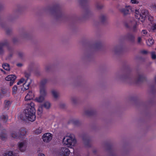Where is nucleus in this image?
<instances>
[{"label":"nucleus","instance_id":"nucleus-25","mask_svg":"<svg viewBox=\"0 0 156 156\" xmlns=\"http://www.w3.org/2000/svg\"><path fill=\"white\" fill-rule=\"evenodd\" d=\"M128 39L132 41H134L135 37L132 34H128Z\"/></svg>","mask_w":156,"mask_h":156},{"label":"nucleus","instance_id":"nucleus-55","mask_svg":"<svg viewBox=\"0 0 156 156\" xmlns=\"http://www.w3.org/2000/svg\"><path fill=\"white\" fill-rule=\"evenodd\" d=\"M154 79L155 82L156 83V76H155Z\"/></svg>","mask_w":156,"mask_h":156},{"label":"nucleus","instance_id":"nucleus-11","mask_svg":"<svg viewBox=\"0 0 156 156\" xmlns=\"http://www.w3.org/2000/svg\"><path fill=\"white\" fill-rule=\"evenodd\" d=\"M9 43L7 41L0 42V55L2 54L3 53V48L4 46H8Z\"/></svg>","mask_w":156,"mask_h":156},{"label":"nucleus","instance_id":"nucleus-50","mask_svg":"<svg viewBox=\"0 0 156 156\" xmlns=\"http://www.w3.org/2000/svg\"><path fill=\"white\" fill-rule=\"evenodd\" d=\"M72 101L74 103H76V99H74V98H73L72 99Z\"/></svg>","mask_w":156,"mask_h":156},{"label":"nucleus","instance_id":"nucleus-26","mask_svg":"<svg viewBox=\"0 0 156 156\" xmlns=\"http://www.w3.org/2000/svg\"><path fill=\"white\" fill-rule=\"evenodd\" d=\"M3 68L4 69L7 71H9L10 67L9 65L7 63H5L2 65Z\"/></svg>","mask_w":156,"mask_h":156},{"label":"nucleus","instance_id":"nucleus-10","mask_svg":"<svg viewBox=\"0 0 156 156\" xmlns=\"http://www.w3.org/2000/svg\"><path fill=\"white\" fill-rule=\"evenodd\" d=\"M34 95V93L31 91L29 92L27 94L25 98V100L26 101H28L33 99Z\"/></svg>","mask_w":156,"mask_h":156},{"label":"nucleus","instance_id":"nucleus-4","mask_svg":"<svg viewBox=\"0 0 156 156\" xmlns=\"http://www.w3.org/2000/svg\"><path fill=\"white\" fill-rule=\"evenodd\" d=\"M62 142L64 144L67 145L68 147H69L74 146L76 143V140L71 137L66 136L64 137Z\"/></svg>","mask_w":156,"mask_h":156},{"label":"nucleus","instance_id":"nucleus-24","mask_svg":"<svg viewBox=\"0 0 156 156\" xmlns=\"http://www.w3.org/2000/svg\"><path fill=\"white\" fill-rule=\"evenodd\" d=\"M24 144V143L23 142H21L19 144L18 147H19V150L21 152H23L25 151V149H22Z\"/></svg>","mask_w":156,"mask_h":156},{"label":"nucleus","instance_id":"nucleus-8","mask_svg":"<svg viewBox=\"0 0 156 156\" xmlns=\"http://www.w3.org/2000/svg\"><path fill=\"white\" fill-rule=\"evenodd\" d=\"M69 153L70 151L69 149L64 147L61 148L60 154L61 156H68L69 155Z\"/></svg>","mask_w":156,"mask_h":156},{"label":"nucleus","instance_id":"nucleus-41","mask_svg":"<svg viewBox=\"0 0 156 156\" xmlns=\"http://www.w3.org/2000/svg\"><path fill=\"white\" fill-rule=\"evenodd\" d=\"M141 53L143 54H146L148 53V51L146 50H143L141 51Z\"/></svg>","mask_w":156,"mask_h":156},{"label":"nucleus","instance_id":"nucleus-20","mask_svg":"<svg viewBox=\"0 0 156 156\" xmlns=\"http://www.w3.org/2000/svg\"><path fill=\"white\" fill-rule=\"evenodd\" d=\"M8 118V117L7 115H3L0 117L1 120H2L4 123H6L7 122Z\"/></svg>","mask_w":156,"mask_h":156},{"label":"nucleus","instance_id":"nucleus-33","mask_svg":"<svg viewBox=\"0 0 156 156\" xmlns=\"http://www.w3.org/2000/svg\"><path fill=\"white\" fill-rule=\"evenodd\" d=\"M151 58L153 59H156V54L155 52L153 51L151 52Z\"/></svg>","mask_w":156,"mask_h":156},{"label":"nucleus","instance_id":"nucleus-54","mask_svg":"<svg viewBox=\"0 0 156 156\" xmlns=\"http://www.w3.org/2000/svg\"><path fill=\"white\" fill-rule=\"evenodd\" d=\"M126 27L128 28L129 27V25L128 24H126Z\"/></svg>","mask_w":156,"mask_h":156},{"label":"nucleus","instance_id":"nucleus-35","mask_svg":"<svg viewBox=\"0 0 156 156\" xmlns=\"http://www.w3.org/2000/svg\"><path fill=\"white\" fill-rule=\"evenodd\" d=\"M0 136L1 139L2 140H4L6 138V134H1Z\"/></svg>","mask_w":156,"mask_h":156},{"label":"nucleus","instance_id":"nucleus-12","mask_svg":"<svg viewBox=\"0 0 156 156\" xmlns=\"http://www.w3.org/2000/svg\"><path fill=\"white\" fill-rule=\"evenodd\" d=\"M138 76L136 80V83L142 82L146 80V78L143 74H138Z\"/></svg>","mask_w":156,"mask_h":156},{"label":"nucleus","instance_id":"nucleus-21","mask_svg":"<svg viewBox=\"0 0 156 156\" xmlns=\"http://www.w3.org/2000/svg\"><path fill=\"white\" fill-rule=\"evenodd\" d=\"M47 82V80L46 79L42 80L41 82L40 87H45V86Z\"/></svg>","mask_w":156,"mask_h":156},{"label":"nucleus","instance_id":"nucleus-6","mask_svg":"<svg viewBox=\"0 0 156 156\" xmlns=\"http://www.w3.org/2000/svg\"><path fill=\"white\" fill-rule=\"evenodd\" d=\"M16 78V77L15 75H8L6 77L5 79L6 81H10L9 85L10 86H11L13 85Z\"/></svg>","mask_w":156,"mask_h":156},{"label":"nucleus","instance_id":"nucleus-44","mask_svg":"<svg viewBox=\"0 0 156 156\" xmlns=\"http://www.w3.org/2000/svg\"><path fill=\"white\" fill-rule=\"evenodd\" d=\"M142 32L143 34H147V32L146 30H143Z\"/></svg>","mask_w":156,"mask_h":156},{"label":"nucleus","instance_id":"nucleus-28","mask_svg":"<svg viewBox=\"0 0 156 156\" xmlns=\"http://www.w3.org/2000/svg\"><path fill=\"white\" fill-rule=\"evenodd\" d=\"M138 26V24L136 22L135 24L133 26V28H132V31L133 32H136L137 31V27Z\"/></svg>","mask_w":156,"mask_h":156},{"label":"nucleus","instance_id":"nucleus-27","mask_svg":"<svg viewBox=\"0 0 156 156\" xmlns=\"http://www.w3.org/2000/svg\"><path fill=\"white\" fill-rule=\"evenodd\" d=\"M44 96L41 95V96L37 99V101L39 102H42L44 99Z\"/></svg>","mask_w":156,"mask_h":156},{"label":"nucleus","instance_id":"nucleus-39","mask_svg":"<svg viewBox=\"0 0 156 156\" xmlns=\"http://www.w3.org/2000/svg\"><path fill=\"white\" fill-rule=\"evenodd\" d=\"M131 2L132 4H138L139 2L136 0H131Z\"/></svg>","mask_w":156,"mask_h":156},{"label":"nucleus","instance_id":"nucleus-32","mask_svg":"<svg viewBox=\"0 0 156 156\" xmlns=\"http://www.w3.org/2000/svg\"><path fill=\"white\" fill-rule=\"evenodd\" d=\"M52 94L55 98H57L58 97V94L56 92L55 90H52L51 91Z\"/></svg>","mask_w":156,"mask_h":156},{"label":"nucleus","instance_id":"nucleus-53","mask_svg":"<svg viewBox=\"0 0 156 156\" xmlns=\"http://www.w3.org/2000/svg\"><path fill=\"white\" fill-rule=\"evenodd\" d=\"M10 30H7L6 31V33L7 34H8L10 33Z\"/></svg>","mask_w":156,"mask_h":156},{"label":"nucleus","instance_id":"nucleus-5","mask_svg":"<svg viewBox=\"0 0 156 156\" xmlns=\"http://www.w3.org/2000/svg\"><path fill=\"white\" fill-rule=\"evenodd\" d=\"M82 139L86 147H90L91 146V140L90 137L87 136H84Z\"/></svg>","mask_w":156,"mask_h":156},{"label":"nucleus","instance_id":"nucleus-23","mask_svg":"<svg viewBox=\"0 0 156 156\" xmlns=\"http://www.w3.org/2000/svg\"><path fill=\"white\" fill-rule=\"evenodd\" d=\"M43 129L42 127H39L38 128L36 129L34 131V133L38 134L42 133Z\"/></svg>","mask_w":156,"mask_h":156},{"label":"nucleus","instance_id":"nucleus-16","mask_svg":"<svg viewBox=\"0 0 156 156\" xmlns=\"http://www.w3.org/2000/svg\"><path fill=\"white\" fill-rule=\"evenodd\" d=\"M7 92V90L5 89L2 88L0 90V99Z\"/></svg>","mask_w":156,"mask_h":156},{"label":"nucleus","instance_id":"nucleus-48","mask_svg":"<svg viewBox=\"0 0 156 156\" xmlns=\"http://www.w3.org/2000/svg\"><path fill=\"white\" fill-rule=\"evenodd\" d=\"M18 55H19V56L21 58L23 56V53H22L20 52V53H19Z\"/></svg>","mask_w":156,"mask_h":156},{"label":"nucleus","instance_id":"nucleus-13","mask_svg":"<svg viewBox=\"0 0 156 156\" xmlns=\"http://www.w3.org/2000/svg\"><path fill=\"white\" fill-rule=\"evenodd\" d=\"M53 10L56 12L61 13V8L59 5H54L53 8Z\"/></svg>","mask_w":156,"mask_h":156},{"label":"nucleus","instance_id":"nucleus-38","mask_svg":"<svg viewBox=\"0 0 156 156\" xmlns=\"http://www.w3.org/2000/svg\"><path fill=\"white\" fill-rule=\"evenodd\" d=\"M73 123L74 125L77 126L80 124V122L78 120H75L73 121Z\"/></svg>","mask_w":156,"mask_h":156},{"label":"nucleus","instance_id":"nucleus-29","mask_svg":"<svg viewBox=\"0 0 156 156\" xmlns=\"http://www.w3.org/2000/svg\"><path fill=\"white\" fill-rule=\"evenodd\" d=\"M17 86L15 85L12 88V94H16L17 91Z\"/></svg>","mask_w":156,"mask_h":156},{"label":"nucleus","instance_id":"nucleus-7","mask_svg":"<svg viewBox=\"0 0 156 156\" xmlns=\"http://www.w3.org/2000/svg\"><path fill=\"white\" fill-rule=\"evenodd\" d=\"M52 135L49 133H45L43 136L42 139L44 142H48L52 139Z\"/></svg>","mask_w":156,"mask_h":156},{"label":"nucleus","instance_id":"nucleus-40","mask_svg":"<svg viewBox=\"0 0 156 156\" xmlns=\"http://www.w3.org/2000/svg\"><path fill=\"white\" fill-rule=\"evenodd\" d=\"M148 20H150L151 22L153 21L154 18L152 16H148Z\"/></svg>","mask_w":156,"mask_h":156},{"label":"nucleus","instance_id":"nucleus-47","mask_svg":"<svg viewBox=\"0 0 156 156\" xmlns=\"http://www.w3.org/2000/svg\"><path fill=\"white\" fill-rule=\"evenodd\" d=\"M141 38L140 37H139L138 38V43H140L141 41Z\"/></svg>","mask_w":156,"mask_h":156},{"label":"nucleus","instance_id":"nucleus-3","mask_svg":"<svg viewBox=\"0 0 156 156\" xmlns=\"http://www.w3.org/2000/svg\"><path fill=\"white\" fill-rule=\"evenodd\" d=\"M26 133V129L24 128H21L19 130V133H17L14 132L11 133V136L14 138H19L21 140L24 138Z\"/></svg>","mask_w":156,"mask_h":156},{"label":"nucleus","instance_id":"nucleus-37","mask_svg":"<svg viewBox=\"0 0 156 156\" xmlns=\"http://www.w3.org/2000/svg\"><path fill=\"white\" fill-rule=\"evenodd\" d=\"M25 80L24 78H21L17 83V85H20L23 83L24 81Z\"/></svg>","mask_w":156,"mask_h":156},{"label":"nucleus","instance_id":"nucleus-49","mask_svg":"<svg viewBox=\"0 0 156 156\" xmlns=\"http://www.w3.org/2000/svg\"><path fill=\"white\" fill-rule=\"evenodd\" d=\"M38 156H45V155L43 154L40 153L38 154Z\"/></svg>","mask_w":156,"mask_h":156},{"label":"nucleus","instance_id":"nucleus-42","mask_svg":"<svg viewBox=\"0 0 156 156\" xmlns=\"http://www.w3.org/2000/svg\"><path fill=\"white\" fill-rule=\"evenodd\" d=\"M151 29L153 30L156 29V24H154L151 26Z\"/></svg>","mask_w":156,"mask_h":156},{"label":"nucleus","instance_id":"nucleus-17","mask_svg":"<svg viewBox=\"0 0 156 156\" xmlns=\"http://www.w3.org/2000/svg\"><path fill=\"white\" fill-rule=\"evenodd\" d=\"M40 93L41 95L45 96L46 94V92L45 91V87H40Z\"/></svg>","mask_w":156,"mask_h":156},{"label":"nucleus","instance_id":"nucleus-52","mask_svg":"<svg viewBox=\"0 0 156 156\" xmlns=\"http://www.w3.org/2000/svg\"><path fill=\"white\" fill-rule=\"evenodd\" d=\"M152 7L156 9V5L154 4L152 5Z\"/></svg>","mask_w":156,"mask_h":156},{"label":"nucleus","instance_id":"nucleus-56","mask_svg":"<svg viewBox=\"0 0 156 156\" xmlns=\"http://www.w3.org/2000/svg\"><path fill=\"white\" fill-rule=\"evenodd\" d=\"M96 152V151L95 150H94L93 151V152L94 153H95Z\"/></svg>","mask_w":156,"mask_h":156},{"label":"nucleus","instance_id":"nucleus-14","mask_svg":"<svg viewBox=\"0 0 156 156\" xmlns=\"http://www.w3.org/2000/svg\"><path fill=\"white\" fill-rule=\"evenodd\" d=\"M11 103L9 101L5 100L4 101L5 108L7 110H8L10 106Z\"/></svg>","mask_w":156,"mask_h":156},{"label":"nucleus","instance_id":"nucleus-36","mask_svg":"<svg viewBox=\"0 0 156 156\" xmlns=\"http://www.w3.org/2000/svg\"><path fill=\"white\" fill-rule=\"evenodd\" d=\"M25 80L24 78H21L17 83V85H20L23 83L24 81Z\"/></svg>","mask_w":156,"mask_h":156},{"label":"nucleus","instance_id":"nucleus-1","mask_svg":"<svg viewBox=\"0 0 156 156\" xmlns=\"http://www.w3.org/2000/svg\"><path fill=\"white\" fill-rule=\"evenodd\" d=\"M25 114L26 118L29 121L33 122L36 118L35 109L34 103L32 102L27 104V106L25 110Z\"/></svg>","mask_w":156,"mask_h":156},{"label":"nucleus","instance_id":"nucleus-31","mask_svg":"<svg viewBox=\"0 0 156 156\" xmlns=\"http://www.w3.org/2000/svg\"><path fill=\"white\" fill-rule=\"evenodd\" d=\"M42 112V107H39L37 110V114L39 116H40L41 115V113Z\"/></svg>","mask_w":156,"mask_h":156},{"label":"nucleus","instance_id":"nucleus-46","mask_svg":"<svg viewBox=\"0 0 156 156\" xmlns=\"http://www.w3.org/2000/svg\"><path fill=\"white\" fill-rule=\"evenodd\" d=\"M97 8L98 9H101L102 8V6L101 5H98L97 6Z\"/></svg>","mask_w":156,"mask_h":156},{"label":"nucleus","instance_id":"nucleus-30","mask_svg":"<svg viewBox=\"0 0 156 156\" xmlns=\"http://www.w3.org/2000/svg\"><path fill=\"white\" fill-rule=\"evenodd\" d=\"M43 106L45 108L48 109L50 107V104L49 102H47L44 104Z\"/></svg>","mask_w":156,"mask_h":156},{"label":"nucleus","instance_id":"nucleus-22","mask_svg":"<svg viewBox=\"0 0 156 156\" xmlns=\"http://www.w3.org/2000/svg\"><path fill=\"white\" fill-rule=\"evenodd\" d=\"M147 44L148 46H151L154 43V40L151 39H149L147 41H146Z\"/></svg>","mask_w":156,"mask_h":156},{"label":"nucleus","instance_id":"nucleus-34","mask_svg":"<svg viewBox=\"0 0 156 156\" xmlns=\"http://www.w3.org/2000/svg\"><path fill=\"white\" fill-rule=\"evenodd\" d=\"M106 16L104 15H101L100 17V19L102 22H104L106 20Z\"/></svg>","mask_w":156,"mask_h":156},{"label":"nucleus","instance_id":"nucleus-43","mask_svg":"<svg viewBox=\"0 0 156 156\" xmlns=\"http://www.w3.org/2000/svg\"><path fill=\"white\" fill-rule=\"evenodd\" d=\"M101 42H99L96 44V46L97 48H99L101 46Z\"/></svg>","mask_w":156,"mask_h":156},{"label":"nucleus","instance_id":"nucleus-2","mask_svg":"<svg viewBox=\"0 0 156 156\" xmlns=\"http://www.w3.org/2000/svg\"><path fill=\"white\" fill-rule=\"evenodd\" d=\"M148 12L146 10H143L140 13L136 9L135 10V16L136 18L140 20L141 22H143L148 14Z\"/></svg>","mask_w":156,"mask_h":156},{"label":"nucleus","instance_id":"nucleus-51","mask_svg":"<svg viewBox=\"0 0 156 156\" xmlns=\"http://www.w3.org/2000/svg\"><path fill=\"white\" fill-rule=\"evenodd\" d=\"M17 66L19 67H21L22 66V64L21 63H18L17 64Z\"/></svg>","mask_w":156,"mask_h":156},{"label":"nucleus","instance_id":"nucleus-9","mask_svg":"<svg viewBox=\"0 0 156 156\" xmlns=\"http://www.w3.org/2000/svg\"><path fill=\"white\" fill-rule=\"evenodd\" d=\"M131 11V7L129 6H126L125 8L120 9L121 12L124 15L129 14Z\"/></svg>","mask_w":156,"mask_h":156},{"label":"nucleus","instance_id":"nucleus-15","mask_svg":"<svg viewBox=\"0 0 156 156\" xmlns=\"http://www.w3.org/2000/svg\"><path fill=\"white\" fill-rule=\"evenodd\" d=\"M95 111L92 110H87L85 112V114L88 116H92L95 114Z\"/></svg>","mask_w":156,"mask_h":156},{"label":"nucleus","instance_id":"nucleus-19","mask_svg":"<svg viewBox=\"0 0 156 156\" xmlns=\"http://www.w3.org/2000/svg\"><path fill=\"white\" fill-rule=\"evenodd\" d=\"M17 152L16 154H13V151H9L8 153H5L4 156H16L17 155V154H18L19 151H17Z\"/></svg>","mask_w":156,"mask_h":156},{"label":"nucleus","instance_id":"nucleus-45","mask_svg":"<svg viewBox=\"0 0 156 156\" xmlns=\"http://www.w3.org/2000/svg\"><path fill=\"white\" fill-rule=\"evenodd\" d=\"M87 2V0H80V3H86Z\"/></svg>","mask_w":156,"mask_h":156},{"label":"nucleus","instance_id":"nucleus-18","mask_svg":"<svg viewBox=\"0 0 156 156\" xmlns=\"http://www.w3.org/2000/svg\"><path fill=\"white\" fill-rule=\"evenodd\" d=\"M31 80H30V82H29L26 85V84L27 83V81H26L25 83L23 84L24 89H23L22 88V89H23V91L28 89L29 88V86L31 83Z\"/></svg>","mask_w":156,"mask_h":156},{"label":"nucleus","instance_id":"nucleus-57","mask_svg":"<svg viewBox=\"0 0 156 156\" xmlns=\"http://www.w3.org/2000/svg\"><path fill=\"white\" fill-rule=\"evenodd\" d=\"M1 71H2V72H5V71H3V69H1Z\"/></svg>","mask_w":156,"mask_h":156}]
</instances>
